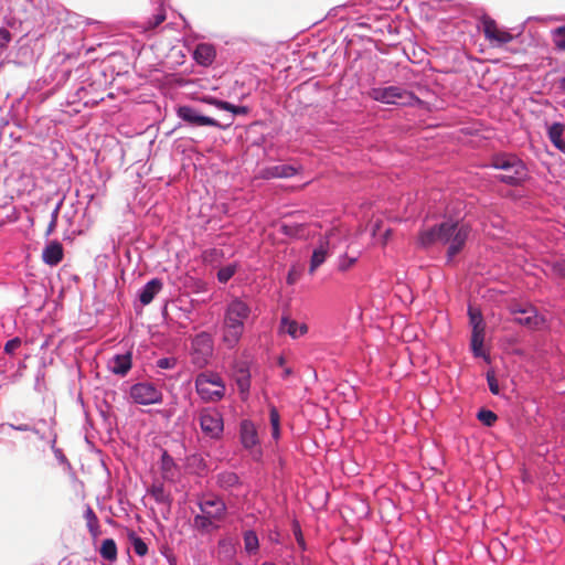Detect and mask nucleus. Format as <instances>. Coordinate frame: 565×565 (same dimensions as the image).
Listing matches in <instances>:
<instances>
[{
    "label": "nucleus",
    "instance_id": "13d9d810",
    "mask_svg": "<svg viewBox=\"0 0 565 565\" xmlns=\"http://www.w3.org/2000/svg\"><path fill=\"white\" fill-rule=\"evenodd\" d=\"M170 565H173V564H170Z\"/></svg>",
    "mask_w": 565,
    "mask_h": 565
},
{
    "label": "nucleus",
    "instance_id": "9d476101",
    "mask_svg": "<svg viewBox=\"0 0 565 565\" xmlns=\"http://www.w3.org/2000/svg\"><path fill=\"white\" fill-rule=\"evenodd\" d=\"M468 316L472 327L471 350L476 356L484 358L486 353L483 350V341L486 324L483 322L481 311L470 306L468 309Z\"/></svg>",
    "mask_w": 565,
    "mask_h": 565
},
{
    "label": "nucleus",
    "instance_id": "79ce46f5",
    "mask_svg": "<svg viewBox=\"0 0 565 565\" xmlns=\"http://www.w3.org/2000/svg\"><path fill=\"white\" fill-rule=\"evenodd\" d=\"M294 533H295L298 545L302 550H305L306 548L305 539H303V535H302V532H301L299 525H295Z\"/></svg>",
    "mask_w": 565,
    "mask_h": 565
},
{
    "label": "nucleus",
    "instance_id": "aec40b11",
    "mask_svg": "<svg viewBox=\"0 0 565 565\" xmlns=\"http://www.w3.org/2000/svg\"><path fill=\"white\" fill-rule=\"evenodd\" d=\"M281 329L288 333L291 338L297 339L308 332V326L306 323H298L296 320L282 317Z\"/></svg>",
    "mask_w": 565,
    "mask_h": 565
},
{
    "label": "nucleus",
    "instance_id": "37998d69",
    "mask_svg": "<svg viewBox=\"0 0 565 565\" xmlns=\"http://www.w3.org/2000/svg\"><path fill=\"white\" fill-rule=\"evenodd\" d=\"M9 426L12 429L19 430V431H34V433H38V430L35 428L31 427L28 424H20V425L9 424Z\"/></svg>",
    "mask_w": 565,
    "mask_h": 565
},
{
    "label": "nucleus",
    "instance_id": "1a4fd4ad",
    "mask_svg": "<svg viewBox=\"0 0 565 565\" xmlns=\"http://www.w3.org/2000/svg\"><path fill=\"white\" fill-rule=\"evenodd\" d=\"M480 22L484 38L492 47H500L514 39L509 31L500 28L497 21L489 15H483Z\"/></svg>",
    "mask_w": 565,
    "mask_h": 565
},
{
    "label": "nucleus",
    "instance_id": "423d86ee",
    "mask_svg": "<svg viewBox=\"0 0 565 565\" xmlns=\"http://www.w3.org/2000/svg\"><path fill=\"white\" fill-rule=\"evenodd\" d=\"M370 96L376 102L394 105H409L415 100L413 93L397 86L372 88Z\"/></svg>",
    "mask_w": 565,
    "mask_h": 565
},
{
    "label": "nucleus",
    "instance_id": "09e8293b",
    "mask_svg": "<svg viewBox=\"0 0 565 565\" xmlns=\"http://www.w3.org/2000/svg\"><path fill=\"white\" fill-rule=\"evenodd\" d=\"M354 263H355V258H350V264H340V270H347Z\"/></svg>",
    "mask_w": 565,
    "mask_h": 565
},
{
    "label": "nucleus",
    "instance_id": "a19ab883",
    "mask_svg": "<svg viewBox=\"0 0 565 565\" xmlns=\"http://www.w3.org/2000/svg\"><path fill=\"white\" fill-rule=\"evenodd\" d=\"M552 270L561 276V277H565V259H562V260H557L553 264L552 266Z\"/></svg>",
    "mask_w": 565,
    "mask_h": 565
},
{
    "label": "nucleus",
    "instance_id": "4d7b16f0",
    "mask_svg": "<svg viewBox=\"0 0 565 565\" xmlns=\"http://www.w3.org/2000/svg\"><path fill=\"white\" fill-rule=\"evenodd\" d=\"M235 565H243V564H241V563H235Z\"/></svg>",
    "mask_w": 565,
    "mask_h": 565
},
{
    "label": "nucleus",
    "instance_id": "f3484780",
    "mask_svg": "<svg viewBox=\"0 0 565 565\" xmlns=\"http://www.w3.org/2000/svg\"><path fill=\"white\" fill-rule=\"evenodd\" d=\"M241 440L245 448H253L258 445V436L255 425L249 420L241 424Z\"/></svg>",
    "mask_w": 565,
    "mask_h": 565
},
{
    "label": "nucleus",
    "instance_id": "5fc2aeb1",
    "mask_svg": "<svg viewBox=\"0 0 565 565\" xmlns=\"http://www.w3.org/2000/svg\"><path fill=\"white\" fill-rule=\"evenodd\" d=\"M262 565H276L275 563H271V562H265L263 563Z\"/></svg>",
    "mask_w": 565,
    "mask_h": 565
},
{
    "label": "nucleus",
    "instance_id": "f257e3e1",
    "mask_svg": "<svg viewBox=\"0 0 565 565\" xmlns=\"http://www.w3.org/2000/svg\"><path fill=\"white\" fill-rule=\"evenodd\" d=\"M250 316L252 307L245 300L234 297L227 302L222 321V340L227 348L237 345Z\"/></svg>",
    "mask_w": 565,
    "mask_h": 565
},
{
    "label": "nucleus",
    "instance_id": "4468645a",
    "mask_svg": "<svg viewBox=\"0 0 565 565\" xmlns=\"http://www.w3.org/2000/svg\"><path fill=\"white\" fill-rule=\"evenodd\" d=\"M63 246L57 241L50 242L42 252V260L50 266H56L63 260Z\"/></svg>",
    "mask_w": 565,
    "mask_h": 565
},
{
    "label": "nucleus",
    "instance_id": "4be33fe9",
    "mask_svg": "<svg viewBox=\"0 0 565 565\" xmlns=\"http://www.w3.org/2000/svg\"><path fill=\"white\" fill-rule=\"evenodd\" d=\"M203 102L213 105L222 110L231 111L233 115H247L249 109L247 106H236L225 100H218L216 98H204Z\"/></svg>",
    "mask_w": 565,
    "mask_h": 565
},
{
    "label": "nucleus",
    "instance_id": "2eb2a0df",
    "mask_svg": "<svg viewBox=\"0 0 565 565\" xmlns=\"http://www.w3.org/2000/svg\"><path fill=\"white\" fill-rule=\"evenodd\" d=\"M108 370L116 375H126L131 369V353L117 354L107 363Z\"/></svg>",
    "mask_w": 565,
    "mask_h": 565
},
{
    "label": "nucleus",
    "instance_id": "dca6fc26",
    "mask_svg": "<svg viewBox=\"0 0 565 565\" xmlns=\"http://www.w3.org/2000/svg\"><path fill=\"white\" fill-rule=\"evenodd\" d=\"M441 233L443 223L424 228L418 234V244L422 247H429L436 243H441Z\"/></svg>",
    "mask_w": 565,
    "mask_h": 565
},
{
    "label": "nucleus",
    "instance_id": "4c0bfd02",
    "mask_svg": "<svg viewBox=\"0 0 565 565\" xmlns=\"http://www.w3.org/2000/svg\"><path fill=\"white\" fill-rule=\"evenodd\" d=\"M21 347V340L20 338H13L9 340L4 345V352L7 354H13L17 349Z\"/></svg>",
    "mask_w": 565,
    "mask_h": 565
},
{
    "label": "nucleus",
    "instance_id": "ea45409f",
    "mask_svg": "<svg viewBox=\"0 0 565 565\" xmlns=\"http://www.w3.org/2000/svg\"><path fill=\"white\" fill-rule=\"evenodd\" d=\"M11 41V33L4 28H0V47H7Z\"/></svg>",
    "mask_w": 565,
    "mask_h": 565
},
{
    "label": "nucleus",
    "instance_id": "b1692460",
    "mask_svg": "<svg viewBox=\"0 0 565 565\" xmlns=\"http://www.w3.org/2000/svg\"><path fill=\"white\" fill-rule=\"evenodd\" d=\"M564 131V125L559 122L553 124L548 128V138L551 142L562 152L565 153V141L562 138Z\"/></svg>",
    "mask_w": 565,
    "mask_h": 565
},
{
    "label": "nucleus",
    "instance_id": "6ab92c4d",
    "mask_svg": "<svg viewBox=\"0 0 565 565\" xmlns=\"http://www.w3.org/2000/svg\"><path fill=\"white\" fill-rule=\"evenodd\" d=\"M162 281L158 278H153L148 281L140 290L139 300L143 306L149 305L154 296L162 289Z\"/></svg>",
    "mask_w": 565,
    "mask_h": 565
},
{
    "label": "nucleus",
    "instance_id": "864d4df0",
    "mask_svg": "<svg viewBox=\"0 0 565 565\" xmlns=\"http://www.w3.org/2000/svg\"><path fill=\"white\" fill-rule=\"evenodd\" d=\"M278 364H279L280 366H282V365L285 364V359H284V356H279V358H278Z\"/></svg>",
    "mask_w": 565,
    "mask_h": 565
},
{
    "label": "nucleus",
    "instance_id": "bb28decb",
    "mask_svg": "<svg viewBox=\"0 0 565 565\" xmlns=\"http://www.w3.org/2000/svg\"><path fill=\"white\" fill-rule=\"evenodd\" d=\"M269 419L271 425V436L278 439L280 436V416L276 407H271L269 411Z\"/></svg>",
    "mask_w": 565,
    "mask_h": 565
},
{
    "label": "nucleus",
    "instance_id": "8fccbe9b",
    "mask_svg": "<svg viewBox=\"0 0 565 565\" xmlns=\"http://www.w3.org/2000/svg\"><path fill=\"white\" fill-rule=\"evenodd\" d=\"M380 227H381V222L379 221V222H376V223L374 224V227H373V231H372V235H373V236H375V235H376V233H377V231L380 230Z\"/></svg>",
    "mask_w": 565,
    "mask_h": 565
},
{
    "label": "nucleus",
    "instance_id": "ddd939ff",
    "mask_svg": "<svg viewBox=\"0 0 565 565\" xmlns=\"http://www.w3.org/2000/svg\"><path fill=\"white\" fill-rule=\"evenodd\" d=\"M511 312L515 315L514 321L516 323L530 329H539L544 323V318L532 306L525 308L513 307Z\"/></svg>",
    "mask_w": 565,
    "mask_h": 565
},
{
    "label": "nucleus",
    "instance_id": "3c124183",
    "mask_svg": "<svg viewBox=\"0 0 565 565\" xmlns=\"http://www.w3.org/2000/svg\"><path fill=\"white\" fill-rule=\"evenodd\" d=\"M292 374V370L290 367H286L284 370V377H287Z\"/></svg>",
    "mask_w": 565,
    "mask_h": 565
},
{
    "label": "nucleus",
    "instance_id": "c03bdc74",
    "mask_svg": "<svg viewBox=\"0 0 565 565\" xmlns=\"http://www.w3.org/2000/svg\"><path fill=\"white\" fill-rule=\"evenodd\" d=\"M173 465V459L164 451L162 455V468L169 470Z\"/></svg>",
    "mask_w": 565,
    "mask_h": 565
},
{
    "label": "nucleus",
    "instance_id": "f03ea898",
    "mask_svg": "<svg viewBox=\"0 0 565 565\" xmlns=\"http://www.w3.org/2000/svg\"><path fill=\"white\" fill-rule=\"evenodd\" d=\"M491 166L502 171L498 179L510 185H516L526 178L523 162L513 154H497L492 158Z\"/></svg>",
    "mask_w": 565,
    "mask_h": 565
},
{
    "label": "nucleus",
    "instance_id": "9b49d317",
    "mask_svg": "<svg viewBox=\"0 0 565 565\" xmlns=\"http://www.w3.org/2000/svg\"><path fill=\"white\" fill-rule=\"evenodd\" d=\"M130 397L140 405L160 404L163 395L160 388L150 382H140L130 387Z\"/></svg>",
    "mask_w": 565,
    "mask_h": 565
},
{
    "label": "nucleus",
    "instance_id": "393cba45",
    "mask_svg": "<svg viewBox=\"0 0 565 565\" xmlns=\"http://www.w3.org/2000/svg\"><path fill=\"white\" fill-rule=\"evenodd\" d=\"M100 556L104 559L109 562H115L117 559V545L113 539H106L102 542V546L99 548Z\"/></svg>",
    "mask_w": 565,
    "mask_h": 565
},
{
    "label": "nucleus",
    "instance_id": "603ef678",
    "mask_svg": "<svg viewBox=\"0 0 565 565\" xmlns=\"http://www.w3.org/2000/svg\"><path fill=\"white\" fill-rule=\"evenodd\" d=\"M287 281H288V284H290V285H292V284L295 282V278H294V276H292V274H291V273H289V275H288V277H287Z\"/></svg>",
    "mask_w": 565,
    "mask_h": 565
},
{
    "label": "nucleus",
    "instance_id": "49530a36",
    "mask_svg": "<svg viewBox=\"0 0 565 565\" xmlns=\"http://www.w3.org/2000/svg\"><path fill=\"white\" fill-rule=\"evenodd\" d=\"M88 531L94 539L98 537L102 533L99 524L95 525V527L88 529Z\"/></svg>",
    "mask_w": 565,
    "mask_h": 565
},
{
    "label": "nucleus",
    "instance_id": "5701e85b",
    "mask_svg": "<svg viewBox=\"0 0 565 565\" xmlns=\"http://www.w3.org/2000/svg\"><path fill=\"white\" fill-rule=\"evenodd\" d=\"M328 246H329V242L323 241L313 250L311 260H310V266H309L310 274H313L316 271V269L324 263L327 255H328Z\"/></svg>",
    "mask_w": 565,
    "mask_h": 565
},
{
    "label": "nucleus",
    "instance_id": "2f4dec72",
    "mask_svg": "<svg viewBox=\"0 0 565 565\" xmlns=\"http://www.w3.org/2000/svg\"><path fill=\"white\" fill-rule=\"evenodd\" d=\"M477 418L486 426L491 427L494 425V423L498 419V416L495 413H493L490 409H480L477 414Z\"/></svg>",
    "mask_w": 565,
    "mask_h": 565
},
{
    "label": "nucleus",
    "instance_id": "72a5a7b5",
    "mask_svg": "<svg viewBox=\"0 0 565 565\" xmlns=\"http://www.w3.org/2000/svg\"><path fill=\"white\" fill-rule=\"evenodd\" d=\"M61 204L62 203H58L55 206V209L53 210L52 214H51V222L49 223V226H47L46 232H45L46 236H50L55 231V227H56V224H57V218H58V213H60V209H61Z\"/></svg>",
    "mask_w": 565,
    "mask_h": 565
},
{
    "label": "nucleus",
    "instance_id": "cd10ccee",
    "mask_svg": "<svg viewBox=\"0 0 565 565\" xmlns=\"http://www.w3.org/2000/svg\"><path fill=\"white\" fill-rule=\"evenodd\" d=\"M236 383L241 394H247L250 387V377L247 371L239 370L236 376Z\"/></svg>",
    "mask_w": 565,
    "mask_h": 565
},
{
    "label": "nucleus",
    "instance_id": "c85d7f7f",
    "mask_svg": "<svg viewBox=\"0 0 565 565\" xmlns=\"http://www.w3.org/2000/svg\"><path fill=\"white\" fill-rule=\"evenodd\" d=\"M552 41L557 50L565 51V25L552 31Z\"/></svg>",
    "mask_w": 565,
    "mask_h": 565
},
{
    "label": "nucleus",
    "instance_id": "e433bc0d",
    "mask_svg": "<svg viewBox=\"0 0 565 565\" xmlns=\"http://www.w3.org/2000/svg\"><path fill=\"white\" fill-rule=\"evenodd\" d=\"M487 382H488L490 392L494 395H498L500 393V388H499V383L494 375V372L489 371L487 373Z\"/></svg>",
    "mask_w": 565,
    "mask_h": 565
},
{
    "label": "nucleus",
    "instance_id": "412c9836",
    "mask_svg": "<svg viewBox=\"0 0 565 565\" xmlns=\"http://www.w3.org/2000/svg\"><path fill=\"white\" fill-rule=\"evenodd\" d=\"M215 58V50L211 44L201 43L194 51V60L200 64L207 66L213 63Z\"/></svg>",
    "mask_w": 565,
    "mask_h": 565
},
{
    "label": "nucleus",
    "instance_id": "f8f14e48",
    "mask_svg": "<svg viewBox=\"0 0 565 565\" xmlns=\"http://www.w3.org/2000/svg\"><path fill=\"white\" fill-rule=\"evenodd\" d=\"M177 115L183 121L188 122L190 126L201 127V126H212L225 129L232 125V120L225 125H221L214 118L201 115L196 109L191 106H180L177 109Z\"/></svg>",
    "mask_w": 565,
    "mask_h": 565
},
{
    "label": "nucleus",
    "instance_id": "c9c22d12",
    "mask_svg": "<svg viewBox=\"0 0 565 565\" xmlns=\"http://www.w3.org/2000/svg\"><path fill=\"white\" fill-rule=\"evenodd\" d=\"M282 231L287 235L299 236L303 230V225L301 224H282Z\"/></svg>",
    "mask_w": 565,
    "mask_h": 565
},
{
    "label": "nucleus",
    "instance_id": "58836bf2",
    "mask_svg": "<svg viewBox=\"0 0 565 565\" xmlns=\"http://www.w3.org/2000/svg\"><path fill=\"white\" fill-rule=\"evenodd\" d=\"M166 20V13L164 11L161 9L158 13H156L153 15V18L151 20H149L148 22V28L150 29H154L157 28L159 24H161L163 21Z\"/></svg>",
    "mask_w": 565,
    "mask_h": 565
},
{
    "label": "nucleus",
    "instance_id": "7ed1b4c3",
    "mask_svg": "<svg viewBox=\"0 0 565 565\" xmlns=\"http://www.w3.org/2000/svg\"><path fill=\"white\" fill-rule=\"evenodd\" d=\"M199 507L201 514L195 515L193 520V524L198 530L209 531L211 527H216L215 523L225 516L226 505L218 498H203Z\"/></svg>",
    "mask_w": 565,
    "mask_h": 565
},
{
    "label": "nucleus",
    "instance_id": "a878e982",
    "mask_svg": "<svg viewBox=\"0 0 565 565\" xmlns=\"http://www.w3.org/2000/svg\"><path fill=\"white\" fill-rule=\"evenodd\" d=\"M129 541L131 543V546L134 548V552L138 555V556H146L147 553H148V546L147 544L145 543V541L139 537L138 535H136L135 532H130L129 535Z\"/></svg>",
    "mask_w": 565,
    "mask_h": 565
},
{
    "label": "nucleus",
    "instance_id": "0eeeda50",
    "mask_svg": "<svg viewBox=\"0 0 565 565\" xmlns=\"http://www.w3.org/2000/svg\"><path fill=\"white\" fill-rule=\"evenodd\" d=\"M199 423L202 433L212 438L220 439L224 430V423L222 414L212 407L202 408L199 412Z\"/></svg>",
    "mask_w": 565,
    "mask_h": 565
},
{
    "label": "nucleus",
    "instance_id": "7c9ffc66",
    "mask_svg": "<svg viewBox=\"0 0 565 565\" xmlns=\"http://www.w3.org/2000/svg\"><path fill=\"white\" fill-rule=\"evenodd\" d=\"M218 482L222 487L233 488L239 483V479L234 472H223L218 476Z\"/></svg>",
    "mask_w": 565,
    "mask_h": 565
},
{
    "label": "nucleus",
    "instance_id": "20e7f679",
    "mask_svg": "<svg viewBox=\"0 0 565 565\" xmlns=\"http://www.w3.org/2000/svg\"><path fill=\"white\" fill-rule=\"evenodd\" d=\"M470 227L460 222L445 221L443 222L441 244H447V257L451 259L465 246L469 234Z\"/></svg>",
    "mask_w": 565,
    "mask_h": 565
},
{
    "label": "nucleus",
    "instance_id": "473e14b6",
    "mask_svg": "<svg viewBox=\"0 0 565 565\" xmlns=\"http://www.w3.org/2000/svg\"><path fill=\"white\" fill-rule=\"evenodd\" d=\"M235 274L234 266H226L217 271V279L220 282H227Z\"/></svg>",
    "mask_w": 565,
    "mask_h": 565
},
{
    "label": "nucleus",
    "instance_id": "6e6552de",
    "mask_svg": "<svg viewBox=\"0 0 565 565\" xmlns=\"http://www.w3.org/2000/svg\"><path fill=\"white\" fill-rule=\"evenodd\" d=\"M213 353V339L207 332H201L192 340L191 359L192 363L202 369Z\"/></svg>",
    "mask_w": 565,
    "mask_h": 565
},
{
    "label": "nucleus",
    "instance_id": "c756f323",
    "mask_svg": "<svg viewBox=\"0 0 565 565\" xmlns=\"http://www.w3.org/2000/svg\"><path fill=\"white\" fill-rule=\"evenodd\" d=\"M244 546L248 553H254L257 551L259 543H258V537L255 532H253V531L245 532Z\"/></svg>",
    "mask_w": 565,
    "mask_h": 565
},
{
    "label": "nucleus",
    "instance_id": "39448f33",
    "mask_svg": "<svg viewBox=\"0 0 565 565\" xmlns=\"http://www.w3.org/2000/svg\"><path fill=\"white\" fill-rule=\"evenodd\" d=\"M196 393L204 402H218L225 395V384L217 373L203 372L195 379Z\"/></svg>",
    "mask_w": 565,
    "mask_h": 565
},
{
    "label": "nucleus",
    "instance_id": "6e6d98bb",
    "mask_svg": "<svg viewBox=\"0 0 565 565\" xmlns=\"http://www.w3.org/2000/svg\"><path fill=\"white\" fill-rule=\"evenodd\" d=\"M562 86L565 87V77L562 79Z\"/></svg>",
    "mask_w": 565,
    "mask_h": 565
},
{
    "label": "nucleus",
    "instance_id": "f704fd0d",
    "mask_svg": "<svg viewBox=\"0 0 565 565\" xmlns=\"http://www.w3.org/2000/svg\"><path fill=\"white\" fill-rule=\"evenodd\" d=\"M84 518L86 520L87 529L95 527V525L99 524L98 518L90 507H87Z\"/></svg>",
    "mask_w": 565,
    "mask_h": 565
},
{
    "label": "nucleus",
    "instance_id": "de8ad7c7",
    "mask_svg": "<svg viewBox=\"0 0 565 565\" xmlns=\"http://www.w3.org/2000/svg\"><path fill=\"white\" fill-rule=\"evenodd\" d=\"M391 235H392V230L391 228L385 230V232L382 235V245H386L387 244Z\"/></svg>",
    "mask_w": 565,
    "mask_h": 565
},
{
    "label": "nucleus",
    "instance_id": "a211bd4d",
    "mask_svg": "<svg viewBox=\"0 0 565 565\" xmlns=\"http://www.w3.org/2000/svg\"><path fill=\"white\" fill-rule=\"evenodd\" d=\"M299 172V168L290 164H279L268 167L263 171V177L270 178H290Z\"/></svg>",
    "mask_w": 565,
    "mask_h": 565
},
{
    "label": "nucleus",
    "instance_id": "a18cd8bd",
    "mask_svg": "<svg viewBox=\"0 0 565 565\" xmlns=\"http://www.w3.org/2000/svg\"><path fill=\"white\" fill-rule=\"evenodd\" d=\"M157 365L160 369H170L174 365V361L170 359H160L158 360Z\"/></svg>",
    "mask_w": 565,
    "mask_h": 565
}]
</instances>
